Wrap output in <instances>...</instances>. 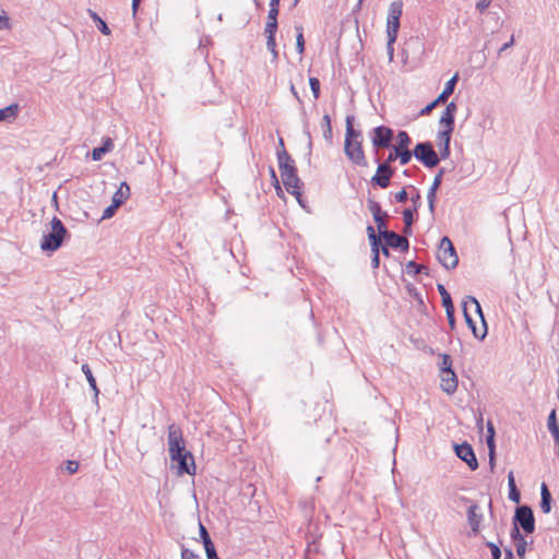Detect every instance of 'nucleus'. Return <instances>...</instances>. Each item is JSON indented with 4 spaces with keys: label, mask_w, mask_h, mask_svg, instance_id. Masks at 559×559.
<instances>
[{
    "label": "nucleus",
    "mask_w": 559,
    "mask_h": 559,
    "mask_svg": "<svg viewBox=\"0 0 559 559\" xmlns=\"http://www.w3.org/2000/svg\"><path fill=\"white\" fill-rule=\"evenodd\" d=\"M462 307L465 322L472 330L473 335L479 340L485 338L487 334V324L477 299L472 296H467L463 300Z\"/></svg>",
    "instance_id": "1"
},
{
    "label": "nucleus",
    "mask_w": 559,
    "mask_h": 559,
    "mask_svg": "<svg viewBox=\"0 0 559 559\" xmlns=\"http://www.w3.org/2000/svg\"><path fill=\"white\" fill-rule=\"evenodd\" d=\"M360 132L353 127V117L346 118V135L344 151L346 156L356 165L367 167V160L362 151L361 142L358 140Z\"/></svg>",
    "instance_id": "2"
},
{
    "label": "nucleus",
    "mask_w": 559,
    "mask_h": 559,
    "mask_svg": "<svg viewBox=\"0 0 559 559\" xmlns=\"http://www.w3.org/2000/svg\"><path fill=\"white\" fill-rule=\"evenodd\" d=\"M50 231L43 236V240L40 242V249L44 252H55L58 250L63 243L67 235V228L58 217L55 216L50 221Z\"/></svg>",
    "instance_id": "3"
},
{
    "label": "nucleus",
    "mask_w": 559,
    "mask_h": 559,
    "mask_svg": "<svg viewBox=\"0 0 559 559\" xmlns=\"http://www.w3.org/2000/svg\"><path fill=\"white\" fill-rule=\"evenodd\" d=\"M403 12V2L402 0L393 1L389 7L388 17H386V38L391 40L393 38H397L399 29H400V19Z\"/></svg>",
    "instance_id": "4"
},
{
    "label": "nucleus",
    "mask_w": 559,
    "mask_h": 559,
    "mask_svg": "<svg viewBox=\"0 0 559 559\" xmlns=\"http://www.w3.org/2000/svg\"><path fill=\"white\" fill-rule=\"evenodd\" d=\"M438 260L445 269H454L459 263L456 251L448 237H443L440 241Z\"/></svg>",
    "instance_id": "5"
},
{
    "label": "nucleus",
    "mask_w": 559,
    "mask_h": 559,
    "mask_svg": "<svg viewBox=\"0 0 559 559\" xmlns=\"http://www.w3.org/2000/svg\"><path fill=\"white\" fill-rule=\"evenodd\" d=\"M414 156L428 168L439 164V156L430 142L418 143L414 148Z\"/></svg>",
    "instance_id": "6"
},
{
    "label": "nucleus",
    "mask_w": 559,
    "mask_h": 559,
    "mask_svg": "<svg viewBox=\"0 0 559 559\" xmlns=\"http://www.w3.org/2000/svg\"><path fill=\"white\" fill-rule=\"evenodd\" d=\"M168 451L170 459H176L180 452L186 451L181 429L175 424L168 427Z\"/></svg>",
    "instance_id": "7"
},
{
    "label": "nucleus",
    "mask_w": 559,
    "mask_h": 559,
    "mask_svg": "<svg viewBox=\"0 0 559 559\" xmlns=\"http://www.w3.org/2000/svg\"><path fill=\"white\" fill-rule=\"evenodd\" d=\"M393 139V130L389 127L380 126L373 129L371 138L372 145L376 148L389 147Z\"/></svg>",
    "instance_id": "8"
},
{
    "label": "nucleus",
    "mask_w": 559,
    "mask_h": 559,
    "mask_svg": "<svg viewBox=\"0 0 559 559\" xmlns=\"http://www.w3.org/2000/svg\"><path fill=\"white\" fill-rule=\"evenodd\" d=\"M515 521L526 533L534 532L535 520L531 508L526 506L519 507L515 511Z\"/></svg>",
    "instance_id": "9"
},
{
    "label": "nucleus",
    "mask_w": 559,
    "mask_h": 559,
    "mask_svg": "<svg viewBox=\"0 0 559 559\" xmlns=\"http://www.w3.org/2000/svg\"><path fill=\"white\" fill-rule=\"evenodd\" d=\"M171 461L177 462L178 464V474H189L193 475L195 473V464L193 455L189 451L180 452V455L176 459H171Z\"/></svg>",
    "instance_id": "10"
},
{
    "label": "nucleus",
    "mask_w": 559,
    "mask_h": 559,
    "mask_svg": "<svg viewBox=\"0 0 559 559\" xmlns=\"http://www.w3.org/2000/svg\"><path fill=\"white\" fill-rule=\"evenodd\" d=\"M455 453L472 471H475L478 467V462L473 448L468 443L455 445Z\"/></svg>",
    "instance_id": "11"
},
{
    "label": "nucleus",
    "mask_w": 559,
    "mask_h": 559,
    "mask_svg": "<svg viewBox=\"0 0 559 559\" xmlns=\"http://www.w3.org/2000/svg\"><path fill=\"white\" fill-rule=\"evenodd\" d=\"M393 175V169L388 166V163H382L378 166L376 175L371 178V182L381 188H386L390 185V179Z\"/></svg>",
    "instance_id": "12"
},
{
    "label": "nucleus",
    "mask_w": 559,
    "mask_h": 559,
    "mask_svg": "<svg viewBox=\"0 0 559 559\" xmlns=\"http://www.w3.org/2000/svg\"><path fill=\"white\" fill-rule=\"evenodd\" d=\"M380 236L385 239L386 245L391 248H401L403 251L408 249V240L394 231L385 229Z\"/></svg>",
    "instance_id": "13"
},
{
    "label": "nucleus",
    "mask_w": 559,
    "mask_h": 559,
    "mask_svg": "<svg viewBox=\"0 0 559 559\" xmlns=\"http://www.w3.org/2000/svg\"><path fill=\"white\" fill-rule=\"evenodd\" d=\"M368 207L373 216L374 222L377 223L379 234L383 233L386 229L384 218L388 216V214L382 212L380 204L373 200H369Z\"/></svg>",
    "instance_id": "14"
},
{
    "label": "nucleus",
    "mask_w": 559,
    "mask_h": 559,
    "mask_svg": "<svg viewBox=\"0 0 559 559\" xmlns=\"http://www.w3.org/2000/svg\"><path fill=\"white\" fill-rule=\"evenodd\" d=\"M441 389L447 394H453L457 389V378L452 369L445 370V372H441Z\"/></svg>",
    "instance_id": "15"
},
{
    "label": "nucleus",
    "mask_w": 559,
    "mask_h": 559,
    "mask_svg": "<svg viewBox=\"0 0 559 559\" xmlns=\"http://www.w3.org/2000/svg\"><path fill=\"white\" fill-rule=\"evenodd\" d=\"M277 159H278V168L281 173V177L296 171V167L294 165V160L289 156V154L282 148V151L277 152Z\"/></svg>",
    "instance_id": "16"
},
{
    "label": "nucleus",
    "mask_w": 559,
    "mask_h": 559,
    "mask_svg": "<svg viewBox=\"0 0 559 559\" xmlns=\"http://www.w3.org/2000/svg\"><path fill=\"white\" fill-rule=\"evenodd\" d=\"M481 520L483 514L479 512V507L476 503L469 506L467 510V522L472 528L473 534L476 535L479 532Z\"/></svg>",
    "instance_id": "17"
},
{
    "label": "nucleus",
    "mask_w": 559,
    "mask_h": 559,
    "mask_svg": "<svg viewBox=\"0 0 559 559\" xmlns=\"http://www.w3.org/2000/svg\"><path fill=\"white\" fill-rule=\"evenodd\" d=\"M282 178V181L286 188V190L296 195L297 198L300 197V186H299V178L297 176V173L294 171V173H290V174H286L284 176L281 177Z\"/></svg>",
    "instance_id": "18"
},
{
    "label": "nucleus",
    "mask_w": 559,
    "mask_h": 559,
    "mask_svg": "<svg viewBox=\"0 0 559 559\" xmlns=\"http://www.w3.org/2000/svg\"><path fill=\"white\" fill-rule=\"evenodd\" d=\"M130 187L127 182H121L117 191L114 193L111 202L115 206H121L130 198Z\"/></svg>",
    "instance_id": "19"
},
{
    "label": "nucleus",
    "mask_w": 559,
    "mask_h": 559,
    "mask_svg": "<svg viewBox=\"0 0 559 559\" xmlns=\"http://www.w3.org/2000/svg\"><path fill=\"white\" fill-rule=\"evenodd\" d=\"M511 537H512V539L515 543V548H516L518 556L523 559L524 555H525L527 542L522 536V534L520 533V531H519L516 525L512 528Z\"/></svg>",
    "instance_id": "20"
},
{
    "label": "nucleus",
    "mask_w": 559,
    "mask_h": 559,
    "mask_svg": "<svg viewBox=\"0 0 559 559\" xmlns=\"http://www.w3.org/2000/svg\"><path fill=\"white\" fill-rule=\"evenodd\" d=\"M200 536L202 538L207 559L212 558L214 556H217L214 544L212 543L206 528L201 523H200Z\"/></svg>",
    "instance_id": "21"
},
{
    "label": "nucleus",
    "mask_w": 559,
    "mask_h": 559,
    "mask_svg": "<svg viewBox=\"0 0 559 559\" xmlns=\"http://www.w3.org/2000/svg\"><path fill=\"white\" fill-rule=\"evenodd\" d=\"M459 80V74L455 73L447 83H445V86L443 88V91L441 92V94L437 97V102H440V103H445L448 100V98L450 97V95L453 93L454 91V87H455V84Z\"/></svg>",
    "instance_id": "22"
},
{
    "label": "nucleus",
    "mask_w": 559,
    "mask_h": 559,
    "mask_svg": "<svg viewBox=\"0 0 559 559\" xmlns=\"http://www.w3.org/2000/svg\"><path fill=\"white\" fill-rule=\"evenodd\" d=\"M114 147V142L110 138L104 140V143L99 147H95L92 152V157L94 160H100L104 154L110 152Z\"/></svg>",
    "instance_id": "23"
},
{
    "label": "nucleus",
    "mask_w": 559,
    "mask_h": 559,
    "mask_svg": "<svg viewBox=\"0 0 559 559\" xmlns=\"http://www.w3.org/2000/svg\"><path fill=\"white\" fill-rule=\"evenodd\" d=\"M19 105L11 104L4 108L0 109V121H12L16 118L19 114Z\"/></svg>",
    "instance_id": "24"
},
{
    "label": "nucleus",
    "mask_w": 559,
    "mask_h": 559,
    "mask_svg": "<svg viewBox=\"0 0 559 559\" xmlns=\"http://www.w3.org/2000/svg\"><path fill=\"white\" fill-rule=\"evenodd\" d=\"M548 429L551 432V435L554 436L555 442L558 447V456H559V427L557 424L555 409L551 411V413L548 416Z\"/></svg>",
    "instance_id": "25"
},
{
    "label": "nucleus",
    "mask_w": 559,
    "mask_h": 559,
    "mask_svg": "<svg viewBox=\"0 0 559 559\" xmlns=\"http://www.w3.org/2000/svg\"><path fill=\"white\" fill-rule=\"evenodd\" d=\"M82 371H83V373L85 374L86 380H87V382H88V384H90L91 389H92V390H93V392H94V396H95V399H97V396H98V394H99V390H98V388H97L96 379H95V377L93 376V372H92V370H91L90 366H88L87 364H83V365H82Z\"/></svg>",
    "instance_id": "26"
},
{
    "label": "nucleus",
    "mask_w": 559,
    "mask_h": 559,
    "mask_svg": "<svg viewBox=\"0 0 559 559\" xmlns=\"http://www.w3.org/2000/svg\"><path fill=\"white\" fill-rule=\"evenodd\" d=\"M508 485H509V488H510V491H509L510 500L514 501V502H519L520 501V492H519V490L516 489V486H515V480H514L513 472H510L509 475H508Z\"/></svg>",
    "instance_id": "27"
},
{
    "label": "nucleus",
    "mask_w": 559,
    "mask_h": 559,
    "mask_svg": "<svg viewBox=\"0 0 559 559\" xmlns=\"http://www.w3.org/2000/svg\"><path fill=\"white\" fill-rule=\"evenodd\" d=\"M411 144V138L406 131H400L396 135V145H394L397 150H408V145Z\"/></svg>",
    "instance_id": "28"
},
{
    "label": "nucleus",
    "mask_w": 559,
    "mask_h": 559,
    "mask_svg": "<svg viewBox=\"0 0 559 559\" xmlns=\"http://www.w3.org/2000/svg\"><path fill=\"white\" fill-rule=\"evenodd\" d=\"M439 124L443 128L442 130H454V116L443 111L440 119Z\"/></svg>",
    "instance_id": "29"
},
{
    "label": "nucleus",
    "mask_w": 559,
    "mask_h": 559,
    "mask_svg": "<svg viewBox=\"0 0 559 559\" xmlns=\"http://www.w3.org/2000/svg\"><path fill=\"white\" fill-rule=\"evenodd\" d=\"M438 292L442 298L443 307L445 309L452 308L453 304H452L451 296L442 284H438Z\"/></svg>",
    "instance_id": "30"
},
{
    "label": "nucleus",
    "mask_w": 559,
    "mask_h": 559,
    "mask_svg": "<svg viewBox=\"0 0 559 559\" xmlns=\"http://www.w3.org/2000/svg\"><path fill=\"white\" fill-rule=\"evenodd\" d=\"M322 121H323V124H322V128H323V135L326 140H331L332 139V126H331V118L329 115H324L323 118H322Z\"/></svg>",
    "instance_id": "31"
},
{
    "label": "nucleus",
    "mask_w": 559,
    "mask_h": 559,
    "mask_svg": "<svg viewBox=\"0 0 559 559\" xmlns=\"http://www.w3.org/2000/svg\"><path fill=\"white\" fill-rule=\"evenodd\" d=\"M296 31H297L296 48H297L298 53L302 55L305 51V39H304V35H302V27L297 26Z\"/></svg>",
    "instance_id": "32"
},
{
    "label": "nucleus",
    "mask_w": 559,
    "mask_h": 559,
    "mask_svg": "<svg viewBox=\"0 0 559 559\" xmlns=\"http://www.w3.org/2000/svg\"><path fill=\"white\" fill-rule=\"evenodd\" d=\"M452 132L453 131H450V130H441V131H439L438 134H437L438 146H443L444 143H447L445 139H448V145H450Z\"/></svg>",
    "instance_id": "33"
},
{
    "label": "nucleus",
    "mask_w": 559,
    "mask_h": 559,
    "mask_svg": "<svg viewBox=\"0 0 559 559\" xmlns=\"http://www.w3.org/2000/svg\"><path fill=\"white\" fill-rule=\"evenodd\" d=\"M92 17L97 23V28L100 33H103L104 35L110 34V29L105 21H103L96 13H92Z\"/></svg>",
    "instance_id": "34"
},
{
    "label": "nucleus",
    "mask_w": 559,
    "mask_h": 559,
    "mask_svg": "<svg viewBox=\"0 0 559 559\" xmlns=\"http://www.w3.org/2000/svg\"><path fill=\"white\" fill-rule=\"evenodd\" d=\"M403 219L405 223L404 233H408L413 224V211L411 209H406L403 211Z\"/></svg>",
    "instance_id": "35"
},
{
    "label": "nucleus",
    "mask_w": 559,
    "mask_h": 559,
    "mask_svg": "<svg viewBox=\"0 0 559 559\" xmlns=\"http://www.w3.org/2000/svg\"><path fill=\"white\" fill-rule=\"evenodd\" d=\"M487 439H486V442H487V445L488 448H493L495 447V428H493V425L491 421H488L487 423Z\"/></svg>",
    "instance_id": "36"
},
{
    "label": "nucleus",
    "mask_w": 559,
    "mask_h": 559,
    "mask_svg": "<svg viewBox=\"0 0 559 559\" xmlns=\"http://www.w3.org/2000/svg\"><path fill=\"white\" fill-rule=\"evenodd\" d=\"M414 155V151L409 150H399V160L402 165H406L412 159V156Z\"/></svg>",
    "instance_id": "37"
},
{
    "label": "nucleus",
    "mask_w": 559,
    "mask_h": 559,
    "mask_svg": "<svg viewBox=\"0 0 559 559\" xmlns=\"http://www.w3.org/2000/svg\"><path fill=\"white\" fill-rule=\"evenodd\" d=\"M309 84L314 99H318L320 96V81L317 78H310Z\"/></svg>",
    "instance_id": "38"
},
{
    "label": "nucleus",
    "mask_w": 559,
    "mask_h": 559,
    "mask_svg": "<svg viewBox=\"0 0 559 559\" xmlns=\"http://www.w3.org/2000/svg\"><path fill=\"white\" fill-rule=\"evenodd\" d=\"M277 31V20H274V21H271V20H267L266 22V25H265V34L266 35H272V36H275V33Z\"/></svg>",
    "instance_id": "39"
},
{
    "label": "nucleus",
    "mask_w": 559,
    "mask_h": 559,
    "mask_svg": "<svg viewBox=\"0 0 559 559\" xmlns=\"http://www.w3.org/2000/svg\"><path fill=\"white\" fill-rule=\"evenodd\" d=\"M266 47L273 53V57L276 58L277 57V51H276V48H275L276 47L275 36L266 35Z\"/></svg>",
    "instance_id": "40"
},
{
    "label": "nucleus",
    "mask_w": 559,
    "mask_h": 559,
    "mask_svg": "<svg viewBox=\"0 0 559 559\" xmlns=\"http://www.w3.org/2000/svg\"><path fill=\"white\" fill-rule=\"evenodd\" d=\"M118 209H119V206H115V203L111 202V204L104 210L102 219H107V218L112 217Z\"/></svg>",
    "instance_id": "41"
},
{
    "label": "nucleus",
    "mask_w": 559,
    "mask_h": 559,
    "mask_svg": "<svg viewBox=\"0 0 559 559\" xmlns=\"http://www.w3.org/2000/svg\"><path fill=\"white\" fill-rule=\"evenodd\" d=\"M396 41V38H393L392 40L388 38L386 41V52H388V59L389 62H392L394 59V43Z\"/></svg>",
    "instance_id": "42"
},
{
    "label": "nucleus",
    "mask_w": 559,
    "mask_h": 559,
    "mask_svg": "<svg viewBox=\"0 0 559 559\" xmlns=\"http://www.w3.org/2000/svg\"><path fill=\"white\" fill-rule=\"evenodd\" d=\"M9 28V17L4 10L0 9V29Z\"/></svg>",
    "instance_id": "43"
},
{
    "label": "nucleus",
    "mask_w": 559,
    "mask_h": 559,
    "mask_svg": "<svg viewBox=\"0 0 559 559\" xmlns=\"http://www.w3.org/2000/svg\"><path fill=\"white\" fill-rule=\"evenodd\" d=\"M368 238H369V241H370V245H371V251L380 250L379 249L380 238L376 234H372Z\"/></svg>",
    "instance_id": "44"
},
{
    "label": "nucleus",
    "mask_w": 559,
    "mask_h": 559,
    "mask_svg": "<svg viewBox=\"0 0 559 559\" xmlns=\"http://www.w3.org/2000/svg\"><path fill=\"white\" fill-rule=\"evenodd\" d=\"M444 175V169L441 168L438 174L435 176L431 187L435 189H439L441 185L442 177Z\"/></svg>",
    "instance_id": "45"
},
{
    "label": "nucleus",
    "mask_w": 559,
    "mask_h": 559,
    "mask_svg": "<svg viewBox=\"0 0 559 559\" xmlns=\"http://www.w3.org/2000/svg\"><path fill=\"white\" fill-rule=\"evenodd\" d=\"M445 313L449 321V325L453 330L455 328L454 307L445 309Z\"/></svg>",
    "instance_id": "46"
},
{
    "label": "nucleus",
    "mask_w": 559,
    "mask_h": 559,
    "mask_svg": "<svg viewBox=\"0 0 559 559\" xmlns=\"http://www.w3.org/2000/svg\"><path fill=\"white\" fill-rule=\"evenodd\" d=\"M451 366H452L451 357L449 355H443L441 372H445V370L452 369Z\"/></svg>",
    "instance_id": "47"
},
{
    "label": "nucleus",
    "mask_w": 559,
    "mask_h": 559,
    "mask_svg": "<svg viewBox=\"0 0 559 559\" xmlns=\"http://www.w3.org/2000/svg\"><path fill=\"white\" fill-rule=\"evenodd\" d=\"M439 147V153H440V158L442 159H445L450 156V145H448V142L444 143L443 146H438Z\"/></svg>",
    "instance_id": "48"
},
{
    "label": "nucleus",
    "mask_w": 559,
    "mask_h": 559,
    "mask_svg": "<svg viewBox=\"0 0 559 559\" xmlns=\"http://www.w3.org/2000/svg\"><path fill=\"white\" fill-rule=\"evenodd\" d=\"M550 502H551V497L550 498H542L540 509L544 513L550 512Z\"/></svg>",
    "instance_id": "49"
},
{
    "label": "nucleus",
    "mask_w": 559,
    "mask_h": 559,
    "mask_svg": "<svg viewBox=\"0 0 559 559\" xmlns=\"http://www.w3.org/2000/svg\"><path fill=\"white\" fill-rule=\"evenodd\" d=\"M490 4H491V0H478L476 3V9L479 12H484L486 9L489 8Z\"/></svg>",
    "instance_id": "50"
},
{
    "label": "nucleus",
    "mask_w": 559,
    "mask_h": 559,
    "mask_svg": "<svg viewBox=\"0 0 559 559\" xmlns=\"http://www.w3.org/2000/svg\"><path fill=\"white\" fill-rule=\"evenodd\" d=\"M396 159H399V150L393 146V151L390 152L384 163H388V166H390L391 163L395 162Z\"/></svg>",
    "instance_id": "51"
},
{
    "label": "nucleus",
    "mask_w": 559,
    "mask_h": 559,
    "mask_svg": "<svg viewBox=\"0 0 559 559\" xmlns=\"http://www.w3.org/2000/svg\"><path fill=\"white\" fill-rule=\"evenodd\" d=\"M438 104H440V102H437V98H436L432 103L428 104L425 108H423V109H421L420 115H423V116H424V115H428V114H430V112H431V110H432V109H433Z\"/></svg>",
    "instance_id": "52"
},
{
    "label": "nucleus",
    "mask_w": 559,
    "mask_h": 559,
    "mask_svg": "<svg viewBox=\"0 0 559 559\" xmlns=\"http://www.w3.org/2000/svg\"><path fill=\"white\" fill-rule=\"evenodd\" d=\"M456 110H457L456 104L454 102H451L445 106V109L443 111L455 117Z\"/></svg>",
    "instance_id": "53"
},
{
    "label": "nucleus",
    "mask_w": 559,
    "mask_h": 559,
    "mask_svg": "<svg viewBox=\"0 0 559 559\" xmlns=\"http://www.w3.org/2000/svg\"><path fill=\"white\" fill-rule=\"evenodd\" d=\"M488 546L491 549L492 558L501 557V550L496 544L489 543Z\"/></svg>",
    "instance_id": "54"
},
{
    "label": "nucleus",
    "mask_w": 559,
    "mask_h": 559,
    "mask_svg": "<svg viewBox=\"0 0 559 559\" xmlns=\"http://www.w3.org/2000/svg\"><path fill=\"white\" fill-rule=\"evenodd\" d=\"M395 200L401 203L407 200V192L405 191V189L401 190L395 194Z\"/></svg>",
    "instance_id": "55"
},
{
    "label": "nucleus",
    "mask_w": 559,
    "mask_h": 559,
    "mask_svg": "<svg viewBox=\"0 0 559 559\" xmlns=\"http://www.w3.org/2000/svg\"><path fill=\"white\" fill-rule=\"evenodd\" d=\"M277 15H278V8L270 7L267 20H271V21L277 20Z\"/></svg>",
    "instance_id": "56"
},
{
    "label": "nucleus",
    "mask_w": 559,
    "mask_h": 559,
    "mask_svg": "<svg viewBox=\"0 0 559 559\" xmlns=\"http://www.w3.org/2000/svg\"><path fill=\"white\" fill-rule=\"evenodd\" d=\"M379 253H380V250L372 251L371 264H372V267H374V269H377L379 266V263H380Z\"/></svg>",
    "instance_id": "57"
},
{
    "label": "nucleus",
    "mask_w": 559,
    "mask_h": 559,
    "mask_svg": "<svg viewBox=\"0 0 559 559\" xmlns=\"http://www.w3.org/2000/svg\"><path fill=\"white\" fill-rule=\"evenodd\" d=\"M514 44V36L512 35L510 37V40L506 44L502 45V47L499 49L498 53H502L504 50L509 49L510 47H512Z\"/></svg>",
    "instance_id": "58"
},
{
    "label": "nucleus",
    "mask_w": 559,
    "mask_h": 559,
    "mask_svg": "<svg viewBox=\"0 0 559 559\" xmlns=\"http://www.w3.org/2000/svg\"><path fill=\"white\" fill-rule=\"evenodd\" d=\"M437 190H438V189H435V188H432V187H430V188H429L428 193H427V200H428V202H429V201H436V193H437Z\"/></svg>",
    "instance_id": "59"
},
{
    "label": "nucleus",
    "mask_w": 559,
    "mask_h": 559,
    "mask_svg": "<svg viewBox=\"0 0 559 559\" xmlns=\"http://www.w3.org/2000/svg\"><path fill=\"white\" fill-rule=\"evenodd\" d=\"M489 449V464L491 466V469L493 468L495 466V447L493 448H488Z\"/></svg>",
    "instance_id": "60"
},
{
    "label": "nucleus",
    "mask_w": 559,
    "mask_h": 559,
    "mask_svg": "<svg viewBox=\"0 0 559 559\" xmlns=\"http://www.w3.org/2000/svg\"><path fill=\"white\" fill-rule=\"evenodd\" d=\"M540 493H542V498H550L551 495L547 488V486L545 484L542 485V488H540Z\"/></svg>",
    "instance_id": "61"
},
{
    "label": "nucleus",
    "mask_w": 559,
    "mask_h": 559,
    "mask_svg": "<svg viewBox=\"0 0 559 559\" xmlns=\"http://www.w3.org/2000/svg\"><path fill=\"white\" fill-rule=\"evenodd\" d=\"M70 467H71L70 460H66L61 464V469L67 471L68 473H70Z\"/></svg>",
    "instance_id": "62"
},
{
    "label": "nucleus",
    "mask_w": 559,
    "mask_h": 559,
    "mask_svg": "<svg viewBox=\"0 0 559 559\" xmlns=\"http://www.w3.org/2000/svg\"><path fill=\"white\" fill-rule=\"evenodd\" d=\"M412 201L415 205V211L417 210L418 204L420 203V195L417 193L415 197L412 198Z\"/></svg>",
    "instance_id": "63"
},
{
    "label": "nucleus",
    "mask_w": 559,
    "mask_h": 559,
    "mask_svg": "<svg viewBox=\"0 0 559 559\" xmlns=\"http://www.w3.org/2000/svg\"><path fill=\"white\" fill-rule=\"evenodd\" d=\"M140 1L141 0H132V12H133V15H135V13H136V10L139 8Z\"/></svg>",
    "instance_id": "64"
}]
</instances>
